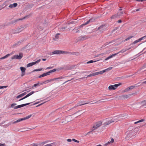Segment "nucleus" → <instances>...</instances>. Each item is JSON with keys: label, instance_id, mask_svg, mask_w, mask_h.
I'll return each mask as SVG.
<instances>
[{"label": "nucleus", "instance_id": "nucleus-1", "mask_svg": "<svg viewBox=\"0 0 146 146\" xmlns=\"http://www.w3.org/2000/svg\"><path fill=\"white\" fill-rule=\"evenodd\" d=\"M102 122L101 121H99L96 123L92 128V131H94L96 130L98 128L100 127L102 125Z\"/></svg>", "mask_w": 146, "mask_h": 146}, {"label": "nucleus", "instance_id": "nucleus-2", "mask_svg": "<svg viewBox=\"0 0 146 146\" xmlns=\"http://www.w3.org/2000/svg\"><path fill=\"white\" fill-rule=\"evenodd\" d=\"M94 19L92 18L90 19L89 20H88L87 22L85 23H84V24L81 25L80 26H78L77 27L73 29V30H77L78 29L81 28L83 26L86 25L88 24L90 22H92L93 21H94Z\"/></svg>", "mask_w": 146, "mask_h": 146}, {"label": "nucleus", "instance_id": "nucleus-3", "mask_svg": "<svg viewBox=\"0 0 146 146\" xmlns=\"http://www.w3.org/2000/svg\"><path fill=\"white\" fill-rule=\"evenodd\" d=\"M108 27L106 25H102L99 27L97 29V30H99L101 33L104 32L107 30Z\"/></svg>", "mask_w": 146, "mask_h": 146}, {"label": "nucleus", "instance_id": "nucleus-4", "mask_svg": "<svg viewBox=\"0 0 146 146\" xmlns=\"http://www.w3.org/2000/svg\"><path fill=\"white\" fill-rule=\"evenodd\" d=\"M23 56V54L22 53H20L19 55H15L12 57L11 59L13 60L14 59H20L22 58Z\"/></svg>", "mask_w": 146, "mask_h": 146}, {"label": "nucleus", "instance_id": "nucleus-5", "mask_svg": "<svg viewBox=\"0 0 146 146\" xmlns=\"http://www.w3.org/2000/svg\"><path fill=\"white\" fill-rule=\"evenodd\" d=\"M121 84V83H119L117 84H115L113 85H111L109 86L108 89L110 90H115L116 89L117 87Z\"/></svg>", "mask_w": 146, "mask_h": 146}, {"label": "nucleus", "instance_id": "nucleus-6", "mask_svg": "<svg viewBox=\"0 0 146 146\" xmlns=\"http://www.w3.org/2000/svg\"><path fill=\"white\" fill-rule=\"evenodd\" d=\"M31 116H32V115L31 114L29 115H28V116H27V117H25L23 118H21L20 119H19L17 120V121L13 122V123H17L21 121H23V120H25L26 119H28L29 118H30Z\"/></svg>", "mask_w": 146, "mask_h": 146}, {"label": "nucleus", "instance_id": "nucleus-7", "mask_svg": "<svg viewBox=\"0 0 146 146\" xmlns=\"http://www.w3.org/2000/svg\"><path fill=\"white\" fill-rule=\"evenodd\" d=\"M62 54V51L60 50H56L50 52L49 54L52 55L54 54Z\"/></svg>", "mask_w": 146, "mask_h": 146}, {"label": "nucleus", "instance_id": "nucleus-8", "mask_svg": "<svg viewBox=\"0 0 146 146\" xmlns=\"http://www.w3.org/2000/svg\"><path fill=\"white\" fill-rule=\"evenodd\" d=\"M23 27L21 26L20 27L16 29L15 31H13V33H18L21 32L23 30Z\"/></svg>", "mask_w": 146, "mask_h": 146}, {"label": "nucleus", "instance_id": "nucleus-9", "mask_svg": "<svg viewBox=\"0 0 146 146\" xmlns=\"http://www.w3.org/2000/svg\"><path fill=\"white\" fill-rule=\"evenodd\" d=\"M35 93V92L33 91H32L30 92V93L28 94L27 95H26L23 98L20 99L19 100V101H21L29 97V96H30L31 95L33 94H34Z\"/></svg>", "mask_w": 146, "mask_h": 146}, {"label": "nucleus", "instance_id": "nucleus-10", "mask_svg": "<svg viewBox=\"0 0 146 146\" xmlns=\"http://www.w3.org/2000/svg\"><path fill=\"white\" fill-rule=\"evenodd\" d=\"M133 94H129L128 95L122 96L121 97V98L127 99L129 97L131 96L132 95H133Z\"/></svg>", "mask_w": 146, "mask_h": 146}, {"label": "nucleus", "instance_id": "nucleus-11", "mask_svg": "<svg viewBox=\"0 0 146 146\" xmlns=\"http://www.w3.org/2000/svg\"><path fill=\"white\" fill-rule=\"evenodd\" d=\"M44 84V82H42V83H40L38 82L37 84H35L33 85L32 86V88H33L34 87H36L37 86H40L41 85Z\"/></svg>", "mask_w": 146, "mask_h": 146}, {"label": "nucleus", "instance_id": "nucleus-12", "mask_svg": "<svg viewBox=\"0 0 146 146\" xmlns=\"http://www.w3.org/2000/svg\"><path fill=\"white\" fill-rule=\"evenodd\" d=\"M90 103V102H86V103H84V104H78V105H75L74 106V108H72V109H73V108H76L78 106H82V105H85V104H88L89 103Z\"/></svg>", "mask_w": 146, "mask_h": 146}, {"label": "nucleus", "instance_id": "nucleus-13", "mask_svg": "<svg viewBox=\"0 0 146 146\" xmlns=\"http://www.w3.org/2000/svg\"><path fill=\"white\" fill-rule=\"evenodd\" d=\"M17 3H14L13 4H10L9 6V7L10 8L15 7L17 6Z\"/></svg>", "mask_w": 146, "mask_h": 146}, {"label": "nucleus", "instance_id": "nucleus-14", "mask_svg": "<svg viewBox=\"0 0 146 146\" xmlns=\"http://www.w3.org/2000/svg\"><path fill=\"white\" fill-rule=\"evenodd\" d=\"M141 104L142 106L146 108V100H144L141 102Z\"/></svg>", "mask_w": 146, "mask_h": 146}, {"label": "nucleus", "instance_id": "nucleus-15", "mask_svg": "<svg viewBox=\"0 0 146 146\" xmlns=\"http://www.w3.org/2000/svg\"><path fill=\"white\" fill-rule=\"evenodd\" d=\"M60 34L59 33H57L55 36L54 38H53V39L54 40H56L57 39H58L59 38V35Z\"/></svg>", "mask_w": 146, "mask_h": 146}, {"label": "nucleus", "instance_id": "nucleus-16", "mask_svg": "<svg viewBox=\"0 0 146 146\" xmlns=\"http://www.w3.org/2000/svg\"><path fill=\"white\" fill-rule=\"evenodd\" d=\"M114 122V121L113 120H111L110 121H109L108 122H106L105 123V125H107L110 124L111 123L113 122Z\"/></svg>", "mask_w": 146, "mask_h": 146}, {"label": "nucleus", "instance_id": "nucleus-17", "mask_svg": "<svg viewBox=\"0 0 146 146\" xmlns=\"http://www.w3.org/2000/svg\"><path fill=\"white\" fill-rule=\"evenodd\" d=\"M139 83V82L137 84H135V85L131 86L130 87H129V88L130 89V90H132L134 88H135L136 86H136V85L137 84H138Z\"/></svg>", "mask_w": 146, "mask_h": 146}, {"label": "nucleus", "instance_id": "nucleus-18", "mask_svg": "<svg viewBox=\"0 0 146 146\" xmlns=\"http://www.w3.org/2000/svg\"><path fill=\"white\" fill-rule=\"evenodd\" d=\"M10 55V54H7V55H6L5 56H4L0 58V60H1L3 59H5V58H7L8 57H9Z\"/></svg>", "mask_w": 146, "mask_h": 146}, {"label": "nucleus", "instance_id": "nucleus-19", "mask_svg": "<svg viewBox=\"0 0 146 146\" xmlns=\"http://www.w3.org/2000/svg\"><path fill=\"white\" fill-rule=\"evenodd\" d=\"M105 72H106V70H103L102 71H100V72H96V74H97V75H98V74H102L104 73Z\"/></svg>", "mask_w": 146, "mask_h": 146}, {"label": "nucleus", "instance_id": "nucleus-20", "mask_svg": "<svg viewBox=\"0 0 146 146\" xmlns=\"http://www.w3.org/2000/svg\"><path fill=\"white\" fill-rule=\"evenodd\" d=\"M40 59H39L35 62L30 63V64H31V65H32V66H33L36 63H38L39 62H40Z\"/></svg>", "mask_w": 146, "mask_h": 146}, {"label": "nucleus", "instance_id": "nucleus-21", "mask_svg": "<svg viewBox=\"0 0 146 146\" xmlns=\"http://www.w3.org/2000/svg\"><path fill=\"white\" fill-rule=\"evenodd\" d=\"M124 11H122L119 12H118L117 13V15H118V17H119L121 16L122 15Z\"/></svg>", "mask_w": 146, "mask_h": 146}, {"label": "nucleus", "instance_id": "nucleus-22", "mask_svg": "<svg viewBox=\"0 0 146 146\" xmlns=\"http://www.w3.org/2000/svg\"><path fill=\"white\" fill-rule=\"evenodd\" d=\"M118 17V15H117V13L112 16L111 17V18L112 19H113L117 17Z\"/></svg>", "mask_w": 146, "mask_h": 146}, {"label": "nucleus", "instance_id": "nucleus-23", "mask_svg": "<svg viewBox=\"0 0 146 146\" xmlns=\"http://www.w3.org/2000/svg\"><path fill=\"white\" fill-rule=\"evenodd\" d=\"M114 42V40H112V41H111L110 42H106V43L104 45H103V46H105L106 45H108V44H110V43H112V42Z\"/></svg>", "mask_w": 146, "mask_h": 146}, {"label": "nucleus", "instance_id": "nucleus-24", "mask_svg": "<svg viewBox=\"0 0 146 146\" xmlns=\"http://www.w3.org/2000/svg\"><path fill=\"white\" fill-rule=\"evenodd\" d=\"M20 69L21 70V72H25L26 70L25 68L21 67L20 68Z\"/></svg>", "mask_w": 146, "mask_h": 146}, {"label": "nucleus", "instance_id": "nucleus-25", "mask_svg": "<svg viewBox=\"0 0 146 146\" xmlns=\"http://www.w3.org/2000/svg\"><path fill=\"white\" fill-rule=\"evenodd\" d=\"M130 90L129 88L128 87L127 88H126L125 90H124L123 91V93H124L126 92H127L129 91Z\"/></svg>", "mask_w": 146, "mask_h": 146}, {"label": "nucleus", "instance_id": "nucleus-26", "mask_svg": "<svg viewBox=\"0 0 146 146\" xmlns=\"http://www.w3.org/2000/svg\"><path fill=\"white\" fill-rule=\"evenodd\" d=\"M114 139L113 138H112V139H111V141L110 142H108V143H106L105 144V145L106 146L108 144H109L110 142L113 143L114 142Z\"/></svg>", "mask_w": 146, "mask_h": 146}, {"label": "nucleus", "instance_id": "nucleus-27", "mask_svg": "<svg viewBox=\"0 0 146 146\" xmlns=\"http://www.w3.org/2000/svg\"><path fill=\"white\" fill-rule=\"evenodd\" d=\"M21 19H17L16 20L14 21H11V23L13 24V23H15L16 22H17V21H19V20H20Z\"/></svg>", "mask_w": 146, "mask_h": 146}, {"label": "nucleus", "instance_id": "nucleus-28", "mask_svg": "<svg viewBox=\"0 0 146 146\" xmlns=\"http://www.w3.org/2000/svg\"><path fill=\"white\" fill-rule=\"evenodd\" d=\"M67 76L63 77V76H61L58 78H55L56 80L61 79L64 78V77H66Z\"/></svg>", "mask_w": 146, "mask_h": 146}, {"label": "nucleus", "instance_id": "nucleus-29", "mask_svg": "<svg viewBox=\"0 0 146 146\" xmlns=\"http://www.w3.org/2000/svg\"><path fill=\"white\" fill-rule=\"evenodd\" d=\"M82 37L83 40H85L90 38L89 36H83Z\"/></svg>", "mask_w": 146, "mask_h": 146}, {"label": "nucleus", "instance_id": "nucleus-30", "mask_svg": "<svg viewBox=\"0 0 146 146\" xmlns=\"http://www.w3.org/2000/svg\"><path fill=\"white\" fill-rule=\"evenodd\" d=\"M31 103H27V104H23L20 105L21 108V107H23V106H26L27 105H29Z\"/></svg>", "mask_w": 146, "mask_h": 146}, {"label": "nucleus", "instance_id": "nucleus-31", "mask_svg": "<svg viewBox=\"0 0 146 146\" xmlns=\"http://www.w3.org/2000/svg\"><path fill=\"white\" fill-rule=\"evenodd\" d=\"M91 77V74H90V75H89L88 76H87L86 77H82L81 78H79L78 79H77L76 80H79V79H82L83 78H88V77Z\"/></svg>", "mask_w": 146, "mask_h": 146}, {"label": "nucleus", "instance_id": "nucleus-32", "mask_svg": "<svg viewBox=\"0 0 146 146\" xmlns=\"http://www.w3.org/2000/svg\"><path fill=\"white\" fill-rule=\"evenodd\" d=\"M144 121V119H142L140 120H139L135 122L134 123V124H136L139 123L143 121Z\"/></svg>", "mask_w": 146, "mask_h": 146}, {"label": "nucleus", "instance_id": "nucleus-33", "mask_svg": "<svg viewBox=\"0 0 146 146\" xmlns=\"http://www.w3.org/2000/svg\"><path fill=\"white\" fill-rule=\"evenodd\" d=\"M117 54V53H115L114 54H112V55H111L109 56V58H112V57H113V56H115Z\"/></svg>", "mask_w": 146, "mask_h": 146}, {"label": "nucleus", "instance_id": "nucleus-34", "mask_svg": "<svg viewBox=\"0 0 146 146\" xmlns=\"http://www.w3.org/2000/svg\"><path fill=\"white\" fill-rule=\"evenodd\" d=\"M54 143H52L50 144H46L44 146H54Z\"/></svg>", "mask_w": 146, "mask_h": 146}, {"label": "nucleus", "instance_id": "nucleus-35", "mask_svg": "<svg viewBox=\"0 0 146 146\" xmlns=\"http://www.w3.org/2000/svg\"><path fill=\"white\" fill-rule=\"evenodd\" d=\"M125 51H126V50H125V49H123L122 50H121V51L119 52H118L117 53V54H118L120 52L123 53V52H125Z\"/></svg>", "mask_w": 146, "mask_h": 146}, {"label": "nucleus", "instance_id": "nucleus-36", "mask_svg": "<svg viewBox=\"0 0 146 146\" xmlns=\"http://www.w3.org/2000/svg\"><path fill=\"white\" fill-rule=\"evenodd\" d=\"M98 61V60L97 61H94L93 60H91L90 61H89L87 63V64H89V63H93V62H95L96 61Z\"/></svg>", "mask_w": 146, "mask_h": 146}, {"label": "nucleus", "instance_id": "nucleus-37", "mask_svg": "<svg viewBox=\"0 0 146 146\" xmlns=\"http://www.w3.org/2000/svg\"><path fill=\"white\" fill-rule=\"evenodd\" d=\"M46 76V75L45 73L43 74H42L38 76V78H41L42 77Z\"/></svg>", "mask_w": 146, "mask_h": 146}, {"label": "nucleus", "instance_id": "nucleus-38", "mask_svg": "<svg viewBox=\"0 0 146 146\" xmlns=\"http://www.w3.org/2000/svg\"><path fill=\"white\" fill-rule=\"evenodd\" d=\"M140 38H139L138 40H135V41H134V42L133 43L134 44L136 43H137L138 42H139V41H140L141 40H140Z\"/></svg>", "mask_w": 146, "mask_h": 146}, {"label": "nucleus", "instance_id": "nucleus-39", "mask_svg": "<svg viewBox=\"0 0 146 146\" xmlns=\"http://www.w3.org/2000/svg\"><path fill=\"white\" fill-rule=\"evenodd\" d=\"M42 70V68H40V69H36L34 70L33 71V72L39 71H40Z\"/></svg>", "mask_w": 146, "mask_h": 146}, {"label": "nucleus", "instance_id": "nucleus-40", "mask_svg": "<svg viewBox=\"0 0 146 146\" xmlns=\"http://www.w3.org/2000/svg\"><path fill=\"white\" fill-rule=\"evenodd\" d=\"M56 71V69H53L52 70H50L49 71V72L50 74V73L55 72Z\"/></svg>", "mask_w": 146, "mask_h": 146}, {"label": "nucleus", "instance_id": "nucleus-41", "mask_svg": "<svg viewBox=\"0 0 146 146\" xmlns=\"http://www.w3.org/2000/svg\"><path fill=\"white\" fill-rule=\"evenodd\" d=\"M133 37V36H129V37L127 38L125 40V41H127V40H129V39H130V38H132V37Z\"/></svg>", "mask_w": 146, "mask_h": 146}, {"label": "nucleus", "instance_id": "nucleus-42", "mask_svg": "<svg viewBox=\"0 0 146 146\" xmlns=\"http://www.w3.org/2000/svg\"><path fill=\"white\" fill-rule=\"evenodd\" d=\"M17 105V104L16 103H13L11 105V106L12 108H14L15 107L14 106H15Z\"/></svg>", "mask_w": 146, "mask_h": 146}, {"label": "nucleus", "instance_id": "nucleus-43", "mask_svg": "<svg viewBox=\"0 0 146 146\" xmlns=\"http://www.w3.org/2000/svg\"><path fill=\"white\" fill-rule=\"evenodd\" d=\"M20 108H21L20 105H19L16 106H15L14 107V109H16Z\"/></svg>", "mask_w": 146, "mask_h": 146}, {"label": "nucleus", "instance_id": "nucleus-44", "mask_svg": "<svg viewBox=\"0 0 146 146\" xmlns=\"http://www.w3.org/2000/svg\"><path fill=\"white\" fill-rule=\"evenodd\" d=\"M49 142V141H45L43 142H42V143H41V144H42V145H44L48 142Z\"/></svg>", "mask_w": 146, "mask_h": 146}, {"label": "nucleus", "instance_id": "nucleus-45", "mask_svg": "<svg viewBox=\"0 0 146 146\" xmlns=\"http://www.w3.org/2000/svg\"><path fill=\"white\" fill-rule=\"evenodd\" d=\"M52 81L51 79L45 81L43 82H44V84L45 83H47V82H50Z\"/></svg>", "mask_w": 146, "mask_h": 146}, {"label": "nucleus", "instance_id": "nucleus-46", "mask_svg": "<svg viewBox=\"0 0 146 146\" xmlns=\"http://www.w3.org/2000/svg\"><path fill=\"white\" fill-rule=\"evenodd\" d=\"M112 67H109L108 68H107L105 69V70L106 72L107 71L110 70H111V69H112Z\"/></svg>", "mask_w": 146, "mask_h": 146}, {"label": "nucleus", "instance_id": "nucleus-47", "mask_svg": "<svg viewBox=\"0 0 146 146\" xmlns=\"http://www.w3.org/2000/svg\"><path fill=\"white\" fill-rule=\"evenodd\" d=\"M23 96L22 95V94H20L16 98H17L18 99V98H20L22 97Z\"/></svg>", "mask_w": 146, "mask_h": 146}, {"label": "nucleus", "instance_id": "nucleus-48", "mask_svg": "<svg viewBox=\"0 0 146 146\" xmlns=\"http://www.w3.org/2000/svg\"><path fill=\"white\" fill-rule=\"evenodd\" d=\"M5 25H0V29H3L5 28Z\"/></svg>", "mask_w": 146, "mask_h": 146}, {"label": "nucleus", "instance_id": "nucleus-49", "mask_svg": "<svg viewBox=\"0 0 146 146\" xmlns=\"http://www.w3.org/2000/svg\"><path fill=\"white\" fill-rule=\"evenodd\" d=\"M96 75L97 74L96 72H95L92 74H91V76H96Z\"/></svg>", "mask_w": 146, "mask_h": 146}, {"label": "nucleus", "instance_id": "nucleus-50", "mask_svg": "<svg viewBox=\"0 0 146 146\" xmlns=\"http://www.w3.org/2000/svg\"><path fill=\"white\" fill-rule=\"evenodd\" d=\"M25 74V72H21V77L23 76Z\"/></svg>", "mask_w": 146, "mask_h": 146}, {"label": "nucleus", "instance_id": "nucleus-51", "mask_svg": "<svg viewBox=\"0 0 146 146\" xmlns=\"http://www.w3.org/2000/svg\"><path fill=\"white\" fill-rule=\"evenodd\" d=\"M146 38V35L140 38V40H142Z\"/></svg>", "mask_w": 146, "mask_h": 146}, {"label": "nucleus", "instance_id": "nucleus-52", "mask_svg": "<svg viewBox=\"0 0 146 146\" xmlns=\"http://www.w3.org/2000/svg\"><path fill=\"white\" fill-rule=\"evenodd\" d=\"M72 141H74L76 142H77V143H79V141H78L74 139H72Z\"/></svg>", "mask_w": 146, "mask_h": 146}, {"label": "nucleus", "instance_id": "nucleus-53", "mask_svg": "<svg viewBox=\"0 0 146 146\" xmlns=\"http://www.w3.org/2000/svg\"><path fill=\"white\" fill-rule=\"evenodd\" d=\"M86 102H85V101H82V102H79L78 104H84V103H86Z\"/></svg>", "mask_w": 146, "mask_h": 146}, {"label": "nucleus", "instance_id": "nucleus-54", "mask_svg": "<svg viewBox=\"0 0 146 146\" xmlns=\"http://www.w3.org/2000/svg\"><path fill=\"white\" fill-rule=\"evenodd\" d=\"M74 79V78H72L71 80H67V81H65L64 82V83H63V84H65V83H66L67 82H69V81H71V80H73Z\"/></svg>", "mask_w": 146, "mask_h": 146}, {"label": "nucleus", "instance_id": "nucleus-55", "mask_svg": "<svg viewBox=\"0 0 146 146\" xmlns=\"http://www.w3.org/2000/svg\"><path fill=\"white\" fill-rule=\"evenodd\" d=\"M68 52H66L62 51V54H68Z\"/></svg>", "mask_w": 146, "mask_h": 146}, {"label": "nucleus", "instance_id": "nucleus-56", "mask_svg": "<svg viewBox=\"0 0 146 146\" xmlns=\"http://www.w3.org/2000/svg\"><path fill=\"white\" fill-rule=\"evenodd\" d=\"M68 54H72V55H74V52H68Z\"/></svg>", "mask_w": 146, "mask_h": 146}, {"label": "nucleus", "instance_id": "nucleus-57", "mask_svg": "<svg viewBox=\"0 0 146 146\" xmlns=\"http://www.w3.org/2000/svg\"><path fill=\"white\" fill-rule=\"evenodd\" d=\"M45 73L46 76L47 75H49L50 74V72H49V71L48 72H46V73Z\"/></svg>", "mask_w": 146, "mask_h": 146}, {"label": "nucleus", "instance_id": "nucleus-58", "mask_svg": "<svg viewBox=\"0 0 146 146\" xmlns=\"http://www.w3.org/2000/svg\"><path fill=\"white\" fill-rule=\"evenodd\" d=\"M32 66L31 65V64H30V63H29L27 65V66L28 67L31 66Z\"/></svg>", "mask_w": 146, "mask_h": 146}, {"label": "nucleus", "instance_id": "nucleus-59", "mask_svg": "<svg viewBox=\"0 0 146 146\" xmlns=\"http://www.w3.org/2000/svg\"><path fill=\"white\" fill-rule=\"evenodd\" d=\"M23 41V40H21L20 41H19L17 44H19V43H21Z\"/></svg>", "mask_w": 146, "mask_h": 146}, {"label": "nucleus", "instance_id": "nucleus-60", "mask_svg": "<svg viewBox=\"0 0 146 146\" xmlns=\"http://www.w3.org/2000/svg\"><path fill=\"white\" fill-rule=\"evenodd\" d=\"M66 28L65 27H62V28L61 29H60V30L61 31H63Z\"/></svg>", "mask_w": 146, "mask_h": 146}, {"label": "nucleus", "instance_id": "nucleus-61", "mask_svg": "<svg viewBox=\"0 0 146 146\" xmlns=\"http://www.w3.org/2000/svg\"><path fill=\"white\" fill-rule=\"evenodd\" d=\"M7 87V86H1V89L4 88H6Z\"/></svg>", "mask_w": 146, "mask_h": 146}, {"label": "nucleus", "instance_id": "nucleus-62", "mask_svg": "<svg viewBox=\"0 0 146 146\" xmlns=\"http://www.w3.org/2000/svg\"><path fill=\"white\" fill-rule=\"evenodd\" d=\"M52 68H53V67H51V66L48 67H47V68H46V69H52Z\"/></svg>", "mask_w": 146, "mask_h": 146}, {"label": "nucleus", "instance_id": "nucleus-63", "mask_svg": "<svg viewBox=\"0 0 146 146\" xmlns=\"http://www.w3.org/2000/svg\"><path fill=\"white\" fill-rule=\"evenodd\" d=\"M93 131H92V129H91V131H90L89 132H88L86 134V135H87L89 133H91V132H92Z\"/></svg>", "mask_w": 146, "mask_h": 146}, {"label": "nucleus", "instance_id": "nucleus-64", "mask_svg": "<svg viewBox=\"0 0 146 146\" xmlns=\"http://www.w3.org/2000/svg\"><path fill=\"white\" fill-rule=\"evenodd\" d=\"M0 146H5V144L4 143L2 144L0 143Z\"/></svg>", "mask_w": 146, "mask_h": 146}]
</instances>
